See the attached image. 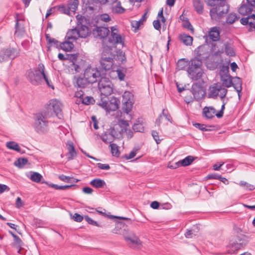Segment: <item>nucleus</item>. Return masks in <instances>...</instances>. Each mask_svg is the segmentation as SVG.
Here are the masks:
<instances>
[{"instance_id": "1", "label": "nucleus", "mask_w": 255, "mask_h": 255, "mask_svg": "<svg viewBox=\"0 0 255 255\" xmlns=\"http://www.w3.org/2000/svg\"><path fill=\"white\" fill-rule=\"evenodd\" d=\"M203 47L199 46L195 50L196 56L189 61V66L188 67L187 72L189 78L192 81H199L203 76V71L201 66L203 58Z\"/></svg>"}, {"instance_id": "2", "label": "nucleus", "mask_w": 255, "mask_h": 255, "mask_svg": "<svg viewBox=\"0 0 255 255\" xmlns=\"http://www.w3.org/2000/svg\"><path fill=\"white\" fill-rule=\"evenodd\" d=\"M27 80L33 85L38 86L41 84L44 80L49 87L54 89L52 82L49 80L45 73L44 65L39 63L38 67L28 70L26 72Z\"/></svg>"}, {"instance_id": "3", "label": "nucleus", "mask_w": 255, "mask_h": 255, "mask_svg": "<svg viewBox=\"0 0 255 255\" xmlns=\"http://www.w3.org/2000/svg\"><path fill=\"white\" fill-rule=\"evenodd\" d=\"M210 9V15L212 20L219 22L229 12L230 6L227 0H204Z\"/></svg>"}, {"instance_id": "4", "label": "nucleus", "mask_w": 255, "mask_h": 255, "mask_svg": "<svg viewBox=\"0 0 255 255\" xmlns=\"http://www.w3.org/2000/svg\"><path fill=\"white\" fill-rule=\"evenodd\" d=\"M204 84V81L203 80L197 81L192 84L190 91L193 96V98L190 97L188 98L186 97L185 100L186 103L189 104L193 102L194 100L199 101L205 97L206 92L203 86Z\"/></svg>"}, {"instance_id": "5", "label": "nucleus", "mask_w": 255, "mask_h": 255, "mask_svg": "<svg viewBox=\"0 0 255 255\" xmlns=\"http://www.w3.org/2000/svg\"><path fill=\"white\" fill-rule=\"evenodd\" d=\"M211 50L214 52L213 55L215 57H221L224 52L229 57H234L236 55V50L232 40L229 39L226 41L223 45L224 48L218 49L216 50V44L212 43Z\"/></svg>"}, {"instance_id": "6", "label": "nucleus", "mask_w": 255, "mask_h": 255, "mask_svg": "<svg viewBox=\"0 0 255 255\" xmlns=\"http://www.w3.org/2000/svg\"><path fill=\"white\" fill-rule=\"evenodd\" d=\"M47 116L45 112L35 114L34 117L33 127L36 131L39 133H44L48 131Z\"/></svg>"}, {"instance_id": "7", "label": "nucleus", "mask_w": 255, "mask_h": 255, "mask_svg": "<svg viewBox=\"0 0 255 255\" xmlns=\"http://www.w3.org/2000/svg\"><path fill=\"white\" fill-rule=\"evenodd\" d=\"M112 51V49L107 48L102 53L100 64L101 68L105 71L111 69L114 65L116 55Z\"/></svg>"}, {"instance_id": "8", "label": "nucleus", "mask_w": 255, "mask_h": 255, "mask_svg": "<svg viewBox=\"0 0 255 255\" xmlns=\"http://www.w3.org/2000/svg\"><path fill=\"white\" fill-rule=\"evenodd\" d=\"M121 104L120 100L114 96L108 98V97H101L99 105L106 111H116L118 110Z\"/></svg>"}, {"instance_id": "9", "label": "nucleus", "mask_w": 255, "mask_h": 255, "mask_svg": "<svg viewBox=\"0 0 255 255\" xmlns=\"http://www.w3.org/2000/svg\"><path fill=\"white\" fill-rule=\"evenodd\" d=\"M208 97L216 99L218 97H220L221 99H223L227 93L228 90L224 87L221 83L217 82L210 85L208 89Z\"/></svg>"}, {"instance_id": "10", "label": "nucleus", "mask_w": 255, "mask_h": 255, "mask_svg": "<svg viewBox=\"0 0 255 255\" xmlns=\"http://www.w3.org/2000/svg\"><path fill=\"white\" fill-rule=\"evenodd\" d=\"M98 81L101 97H108L113 93V84L109 78L105 76L101 77Z\"/></svg>"}, {"instance_id": "11", "label": "nucleus", "mask_w": 255, "mask_h": 255, "mask_svg": "<svg viewBox=\"0 0 255 255\" xmlns=\"http://www.w3.org/2000/svg\"><path fill=\"white\" fill-rule=\"evenodd\" d=\"M20 50L18 48L9 46L0 50V63L14 59L19 56Z\"/></svg>"}, {"instance_id": "12", "label": "nucleus", "mask_w": 255, "mask_h": 255, "mask_svg": "<svg viewBox=\"0 0 255 255\" xmlns=\"http://www.w3.org/2000/svg\"><path fill=\"white\" fill-rule=\"evenodd\" d=\"M122 97V110L124 113L128 114L130 112L132 109L134 101L133 95L129 91H125Z\"/></svg>"}, {"instance_id": "13", "label": "nucleus", "mask_w": 255, "mask_h": 255, "mask_svg": "<svg viewBox=\"0 0 255 255\" xmlns=\"http://www.w3.org/2000/svg\"><path fill=\"white\" fill-rule=\"evenodd\" d=\"M77 22L76 27L78 30L80 38H86L92 34V31L89 27L84 24L85 21L84 17L77 15L76 16Z\"/></svg>"}, {"instance_id": "14", "label": "nucleus", "mask_w": 255, "mask_h": 255, "mask_svg": "<svg viewBox=\"0 0 255 255\" xmlns=\"http://www.w3.org/2000/svg\"><path fill=\"white\" fill-rule=\"evenodd\" d=\"M84 76L88 79L91 84L96 83L102 77L100 72L97 68H92L91 66L86 69Z\"/></svg>"}, {"instance_id": "15", "label": "nucleus", "mask_w": 255, "mask_h": 255, "mask_svg": "<svg viewBox=\"0 0 255 255\" xmlns=\"http://www.w3.org/2000/svg\"><path fill=\"white\" fill-rule=\"evenodd\" d=\"M128 126L127 121L122 120L120 122L119 124H117L111 127L109 130L112 133L116 138H120L122 137L123 133L125 130V126Z\"/></svg>"}, {"instance_id": "16", "label": "nucleus", "mask_w": 255, "mask_h": 255, "mask_svg": "<svg viewBox=\"0 0 255 255\" xmlns=\"http://www.w3.org/2000/svg\"><path fill=\"white\" fill-rule=\"evenodd\" d=\"M110 33V30L108 27L103 26H96L92 31V34L95 38L100 39L107 37Z\"/></svg>"}, {"instance_id": "17", "label": "nucleus", "mask_w": 255, "mask_h": 255, "mask_svg": "<svg viewBox=\"0 0 255 255\" xmlns=\"http://www.w3.org/2000/svg\"><path fill=\"white\" fill-rule=\"evenodd\" d=\"M111 35L109 38V41L114 44H121L123 46L124 44L125 38L119 34L118 29L115 26L111 27Z\"/></svg>"}, {"instance_id": "18", "label": "nucleus", "mask_w": 255, "mask_h": 255, "mask_svg": "<svg viewBox=\"0 0 255 255\" xmlns=\"http://www.w3.org/2000/svg\"><path fill=\"white\" fill-rule=\"evenodd\" d=\"M220 27L218 26H214L210 28L208 31V35H205L204 38L205 39L206 43H208V37H209L212 41L217 42L220 40Z\"/></svg>"}, {"instance_id": "19", "label": "nucleus", "mask_w": 255, "mask_h": 255, "mask_svg": "<svg viewBox=\"0 0 255 255\" xmlns=\"http://www.w3.org/2000/svg\"><path fill=\"white\" fill-rule=\"evenodd\" d=\"M246 245L245 241L242 239H238V241H236L230 244L228 250V253L230 254H236V252L245 247Z\"/></svg>"}, {"instance_id": "20", "label": "nucleus", "mask_w": 255, "mask_h": 255, "mask_svg": "<svg viewBox=\"0 0 255 255\" xmlns=\"http://www.w3.org/2000/svg\"><path fill=\"white\" fill-rule=\"evenodd\" d=\"M48 108L50 110H52L57 116H58L59 114H61L62 111L61 104L57 100L53 99L50 100L48 105Z\"/></svg>"}, {"instance_id": "21", "label": "nucleus", "mask_w": 255, "mask_h": 255, "mask_svg": "<svg viewBox=\"0 0 255 255\" xmlns=\"http://www.w3.org/2000/svg\"><path fill=\"white\" fill-rule=\"evenodd\" d=\"M78 32V30L76 26L74 28L70 29L67 32L65 39L71 40L72 41L77 40L79 38H80Z\"/></svg>"}, {"instance_id": "22", "label": "nucleus", "mask_w": 255, "mask_h": 255, "mask_svg": "<svg viewBox=\"0 0 255 255\" xmlns=\"http://www.w3.org/2000/svg\"><path fill=\"white\" fill-rule=\"evenodd\" d=\"M66 145L68 151L67 154V159L68 161H70L74 159V157L77 155V153L73 142L68 141L66 143Z\"/></svg>"}, {"instance_id": "23", "label": "nucleus", "mask_w": 255, "mask_h": 255, "mask_svg": "<svg viewBox=\"0 0 255 255\" xmlns=\"http://www.w3.org/2000/svg\"><path fill=\"white\" fill-rule=\"evenodd\" d=\"M216 109L213 107H205L203 109L202 115L206 119H212L216 115Z\"/></svg>"}, {"instance_id": "24", "label": "nucleus", "mask_w": 255, "mask_h": 255, "mask_svg": "<svg viewBox=\"0 0 255 255\" xmlns=\"http://www.w3.org/2000/svg\"><path fill=\"white\" fill-rule=\"evenodd\" d=\"M253 11L252 7L244 0L240 7L238 9L239 12L243 15H246L251 13Z\"/></svg>"}, {"instance_id": "25", "label": "nucleus", "mask_w": 255, "mask_h": 255, "mask_svg": "<svg viewBox=\"0 0 255 255\" xmlns=\"http://www.w3.org/2000/svg\"><path fill=\"white\" fill-rule=\"evenodd\" d=\"M109 129H107L104 133L100 136L101 139L105 143H112L116 139L115 137L113 135L112 133L110 132Z\"/></svg>"}, {"instance_id": "26", "label": "nucleus", "mask_w": 255, "mask_h": 255, "mask_svg": "<svg viewBox=\"0 0 255 255\" xmlns=\"http://www.w3.org/2000/svg\"><path fill=\"white\" fill-rule=\"evenodd\" d=\"M91 83L84 76L83 78L78 77L74 83L75 87L78 88H85Z\"/></svg>"}, {"instance_id": "27", "label": "nucleus", "mask_w": 255, "mask_h": 255, "mask_svg": "<svg viewBox=\"0 0 255 255\" xmlns=\"http://www.w3.org/2000/svg\"><path fill=\"white\" fill-rule=\"evenodd\" d=\"M73 42L71 40L65 39V41L60 43L59 47L65 51H71L74 46Z\"/></svg>"}, {"instance_id": "28", "label": "nucleus", "mask_w": 255, "mask_h": 255, "mask_svg": "<svg viewBox=\"0 0 255 255\" xmlns=\"http://www.w3.org/2000/svg\"><path fill=\"white\" fill-rule=\"evenodd\" d=\"M179 40L186 46H190L192 44L193 37L188 34L181 33L179 35Z\"/></svg>"}, {"instance_id": "29", "label": "nucleus", "mask_w": 255, "mask_h": 255, "mask_svg": "<svg viewBox=\"0 0 255 255\" xmlns=\"http://www.w3.org/2000/svg\"><path fill=\"white\" fill-rule=\"evenodd\" d=\"M112 4V11L114 13L122 14L126 11V9L122 6L121 2L119 0Z\"/></svg>"}, {"instance_id": "30", "label": "nucleus", "mask_w": 255, "mask_h": 255, "mask_svg": "<svg viewBox=\"0 0 255 255\" xmlns=\"http://www.w3.org/2000/svg\"><path fill=\"white\" fill-rule=\"evenodd\" d=\"M222 85L226 88H230L233 85V77L230 75H224L221 76Z\"/></svg>"}, {"instance_id": "31", "label": "nucleus", "mask_w": 255, "mask_h": 255, "mask_svg": "<svg viewBox=\"0 0 255 255\" xmlns=\"http://www.w3.org/2000/svg\"><path fill=\"white\" fill-rule=\"evenodd\" d=\"M193 5L198 14H201L203 13L204 4L201 0H193Z\"/></svg>"}, {"instance_id": "32", "label": "nucleus", "mask_w": 255, "mask_h": 255, "mask_svg": "<svg viewBox=\"0 0 255 255\" xmlns=\"http://www.w3.org/2000/svg\"><path fill=\"white\" fill-rule=\"evenodd\" d=\"M195 157L189 155L184 159L178 161V164L180 166H187L190 165L194 160Z\"/></svg>"}, {"instance_id": "33", "label": "nucleus", "mask_w": 255, "mask_h": 255, "mask_svg": "<svg viewBox=\"0 0 255 255\" xmlns=\"http://www.w3.org/2000/svg\"><path fill=\"white\" fill-rule=\"evenodd\" d=\"M19 14L16 13L15 14V19L16 23L15 25V35H16L17 36H19L20 35H22L24 32L23 28L20 27L19 25Z\"/></svg>"}, {"instance_id": "34", "label": "nucleus", "mask_w": 255, "mask_h": 255, "mask_svg": "<svg viewBox=\"0 0 255 255\" xmlns=\"http://www.w3.org/2000/svg\"><path fill=\"white\" fill-rule=\"evenodd\" d=\"M78 0H69L67 2V6L70 12H75L79 5Z\"/></svg>"}, {"instance_id": "35", "label": "nucleus", "mask_w": 255, "mask_h": 255, "mask_svg": "<svg viewBox=\"0 0 255 255\" xmlns=\"http://www.w3.org/2000/svg\"><path fill=\"white\" fill-rule=\"evenodd\" d=\"M90 184L93 187L96 188H100L103 187L105 184V182L101 179L95 178L92 180Z\"/></svg>"}, {"instance_id": "36", "label": "nucleus", "mask_w": 255, "mask_h": 255, "mask_svg": "<svg viewBox=\"0 0 255 255\" xmlns=\"http://www.w3.org/2000/svg\"><path fill=\"white\" fill-rule=\"evenodd\" d=\"M146 12L144 13L141 18L138 21H133L131 22L132 26L135 28V29H138L140 25L143 24V22L146 20Z\"/></svg>"}, {"instance_id": "37", "label": "nucleus", "mask_w": 255, "mask_h": 255, "mask_svg": "<svg viewBox=\"0 0 255 255\" xmlns=\"http://www.w3.org/2000/svg\"><path fill=\"white\" fill-rule=\"evenodd\" d=\"M49 187H52L56 190H66L72 187H77L78 186L76 184H72L69 185H63L60 186L57 184L51 183L48 184Z\"/></svg>"}, {"instance_id": "38", "label": "nucleus", "mask_w": 255, "mask_h": 255, "mask_svg": "<svg viewBox=\"0 0 255 255\" xmlns=\"http://www.w3.org/2000/svg\"><path fill=\"white\" fill-rule=\"evenodd\" d=\"M187 66H189V61L185 58H182L178 60L177 66L179 70H183Z\"/></svg>"}, {"instance_id": "39", "label": "nucleus", "mask_w": 255, "mask_h": 255, "mask_svg": "<svg viewBox=\"0 0 255 255\" xmlns=\"http://www.w3.org/2000/svg\"><path fill=\"white\" fill-rule=\"evenodd\" d=\"M109 146L110 147L112 155L117 157H119L121 153L118 146L116 143H111Z\"/></svg>"}, {"instance_id": "40", "label": "nucleus", "mask_w": 255, "mask_h": 255, "mask_svg": "<svg viewBox=\"0 0 255 255\" xmlns=\"http://www.w3.org/2000/svg\"><path fill=\"white\" fill-rule=\"evenodd\" d=\"M239 18V17L236 13L234 12H231L228 15L226 18V22L230 24H233L237 20H238Z\"/></svg>"}, {"instance_id": "41", "label": "nucleus", "mask_w": 255, "mask_h": 255, "mask_svg": "<svg viewBox=\"0 0 255 255\" xmlns=\"http://www.w3.org/2000/svg\"><path fill=\"white\" fill-rule=\"evenodd\" d=\"M243 82L242 79L239 77H235L233 78V86L235 89H239L242 88Z\"/></svg>"}, {"instance_id": "42", "label": "nucleus", "mask_w": 255, "mask_h": 255, "mask_svg": "<svg viewBox=\"0 0 255 255\" xmlns=\"http://www.w3.org/2000/svg\"><path fill=\"white\" fill-rule=\"evenodd\" d=\"M132 128L135 132H142L144 131V127L142 123L138 120L132 126Z\"/></svg>"}, {"instance_id": "43", "label": "nucleus", "mask_w": 255, "mask_h": 255, "mask_svg": "<svg viewBox=\"0 0 255 255\" xmlns=\"http://www.w3.org/2000/svg\"><path fill=\"white\" fill-rule=\"evenodd\" d=\"M6 147L10 149L14 150L18 152H20L21 151V148L18 143L14 141L7 142L6 143Z\"/></svg>"}, {"instance_id": "44", "label": "nucleus", "mask_w": 255, "mask_h": 255, "mask_svg": "<svg viewBox=\"0 0 255 255\" xmlns=\"http://www.w3.org/2000/svg\"><path fill=\"white\" fill-rule=\"evenodd\" d=\"M28 162V159L26 158H18L15 162L14 165L19 167L22 168Z\"/></svg>"}, {"instance_id": "45", "label": "nucleus", "mask_w": 255, "mask_h": 255, "mask_svg": "<svg viewBox=\"0 0 255 255\" xmlns=\"http://www.w3.org/2000/svg\"><path fill=\"white\" fill-rule=\"evenodd\" d=\"M125 240L128 242L129 241L133 245L138 246L141 245V242L137 237H134L133 238L125 237Z\"/></svg>"}, {"instance_id": "46", "label": "nucleus", "mask_w": 255, "mask_h": 255, "mask_svg": "<svg viewBox=\"0 0 255 255\" xmlns=\"http://www.w3.org/2000/svg\"><path fill=\"white\" fill-rule=\"evenodd\" d=\"M239 185L241 187H244L246 190L252 191L255 189V186L254 185L244 181H240Z\"/></svg>"}, {"instance_id": "47", "label": "nucleus", "mask_w": 255, "mask_h": 255, "mask_svg": "<svg viewBox=\"0 0 255 255\" xmlns=\"http://www.w3.org/2000/svg\"><path fill=\"white\" fill-rule=\"evenodd\" d=\"M95 100L94 98L90 96H86L85 97L84 96L81 101L80 102V103H81L86 105L93 104Z\"/></svg>"}, {"instance_id": "48", "label": "nucleus", "mask_w": 255, "mask_h": 255, "mask_svg": "<svg viewBox=\"0 0 255 255\" xmlns=\"http://www.w3.org/2000/svg\"><path fill=\"white\" fill-rule=\"evenodd\" d=\"M42 175L38 172H33L30 176V179L35 182L39 183L42 178Z\"/></svg>"}, {"instance_id": "49", "label": "nucleus", "mask_w": 255, "mask_h": 255, "mask_svg": "<svg viewBox=\"0 0 255 255\" xmlns=\"http://www.w3.org/2000/svg\"><path fill=\"white\" fill-rule=\"evenodd\" d=\"M57 9L59 11H60L61 13H62L69 14L70 12V10H69L67 5H65L62 4V5L57 6Z\"/></svg>"}, {"instance_id": "50", "label": "nucleus", "mask_w": 255, "mask_h": 255, "mask_svg": "<svg viewBox=\"0 0 255 255\" xmlns=\"http://www.w3.org/2000/svg\"><path fill=\"white\" fill-rule=\"evenodd\" d=\"M182 26L184 28H186L188 30H189L191 31H194V28L188 19H186L183 21Z\"/></svg>"}, {"instance_id": "51", "label": "nucleus", "mask_w": 255, "mask_h": 255, "mask_svg": "<svg viewBox=\"0 0 255 255\" xmlns=\"http://www.w3.org/2000/svg\"><path fill=\"white\" fill-rule=\"evenodd\" d=\"M117 60L121 63H124L126 61V58L124 53L120 52L117 55Z\"/></svg>"}, {"instance_id": "52", "label": "nucleus", "mask_w": 255, "mask_h": 255, "mask_svg": "<svg viewBox=\"0 0 255 255\" xmlns=\"http://www.w3.org/2000/svg\"><path fill=\"white\" fill-rule=\"evenodd\" d=\"M75 97L78 98L77 103L79 104L84 97L83 91L81 90H78L75 93Z\"/></svg>"}, {"instance_id": "53", "label": "nucleus", "mask_w": 255, "mask_h": 255, "mask_svg": "<svg viewBox=\"0 0 255 255\" xmlns=\"http://www.w3.org/2000/svg\"><path fill=\"white\" fill-rule=\"evenodd\" d=\"M58 178L60 180L64 181V182H67V183L71 182H72L71 179H73L72 177L67 176L64 174L60 175L58 176Z\"/></svg>"}, {"instance_id": "54", "label": "nucleus", "mask_w": 255, "mask_h": 255, "mask_svg": "<svg viewBox=\"0 0 255 255\" xmlns=\"http://www.w3.org/2000/svg\"><path fill=\"white\" fill-rule=\"evenodd\" d=\"M14 241L16 248H21V247L23 245V242L18 236H17L14 237Z\"/></svg>"}, {"instance_id": "55", "label": "nucleus", "mask_w": 255, "mask_h": 255, "mask_svg": "<svg viewBox=\"0 0 255 255\" xmlns=\"http://www.w3.org/2000/svg\"><path fill=\"white\" fill-rule=\"evenodd\" d=\"M151 135L156 141V143L157 144H159L161 141V139H159V138L158 132L156 130H152L151 131Z\"/></svg>"}, {"instance_id": "56", "label": "nucleus", "mask_w": 255, "mask_h": 255, "mask_svg": "<svg viewBox=\"0 0 255 255\" xmlns=\"http://www.w3.org/2000/svg\"><path fill=\"white\" fill-rule=\"evenodd\" d=\"M85 220L90 225L99 227V224L97 223V222L93 220L92 218L89 217L88 216H85L84 217Z\"/></svg>"}, {"instance_id": "57", "label": "nucleus", "mask_w": 255, "mask_h": 255, "mask_svg": "<svg viewBox=\"0 0 255 255\" xmlns=\"http://www.w3.org/2000/svg\"><path fill=\"white\" fill-rule=\"evenodd\" d=\"M161 115L162 116H163L168 121L172 123V118L167 110L163 109Z\"/></svg>"}, {"instance_id": "58", "label": "nucleus", "mask_w": 255, "mask_h": 255, "mask_svg": "<svg viewBox=\"0 0 255 255\" xmlns=\"http://www.w3.org/2000/svg\"><path fill=\"white\" fill-rule=\"evenodd\" d=\"M226 103L223 102V104L221 107V110L216 114V116L218 118H221L223 117L224 111L225 109Z\"/></svg>"}, {"instance_id": "59", "label": "nucleus", "mask_w": 255, "mask_h": 255, "mask_svg": "<svg viewBox=\"0 0 255 255\" xmlns=\"http://www.w3.org/2000/svg\"><path fill=\"white\" fill-rule=\"evenodd\" d=\"M125 223L123 222H118L116 224V228L113 230V232L115 234H119L118 233L119 230L118 228L121 229L122 227H124L125 226Z\"/></svg>"}, {"instance_id": "60", "label": "nucleus", "mask_w": 255, "mask_h": 255, "mask_svg": "<svg viewBox=\"0 0 255 255\" xmlns=\"http://www.w3.org/2000/svg\"><path fill=\"white\" fill-rule=\"evenodd\" d=\"M74 220L77 222H81L83 221L84 217L78 213H75L73 216Z\"/></svg>"}, {"instance_id": "61", "label": "nucleus", "mask_w": 255, "mask_h": 255, "mask_svg": "<svg viewBox=\"0 0 255 255\" xmlns=\"http://www.w3.org/2000/svg\"><path fill=\"white\" fill-rule=\"evenodd\" d=\"M116 71V72L117 73L118 78L121 81L124 80L125 77V73H124L122 71V70H121L120 69H118Z\"/></svg>"}, {"instance_id": "62", "label": "nucleus", "mask_w": 255, "mask_h": 255, "mask_svg": "<svg viewBox=\"0 0 255 255\" xmlns=\"http://www.w3.org/2000/svg\"><path fill=\"white\" fill-rule=\"evenodd\" d=\"M97 167L102 170H109L110 169V166L108 164H103L101 163H97Z\"/></svg>"}, {"instance_id": "63", "label": "nucleus", "mask_w": 255, "mask_h": 255, "mask_svg": "<svg viewBox=\"0 0 255 255\" xmlns=\"http://www.w3.org/2000/svg\"><path fill=\"white\" fill-rule=\"evenodd\" d=\"M193 126L197 128H199L202 131H207L208 129L206 128V126L204 124H201L199 123H195L193 124Z\"/></svg>"}, {"instance_id": "64", "label": "nucleus", "mask_w": 255, "mask_h": 255, "mask_svg": "<svg viewBox=\"0 0 255 255\" xmlns=\"http://www.w3.org/2000/svg\"><path fill=\"white\" fill-rule=\"evenodd\" d=\"M128 126H125V130H124V132L126 133L127 137L128 139H130L133 136V132L130 129H128Z\"/></svg>"}]
</instances>
